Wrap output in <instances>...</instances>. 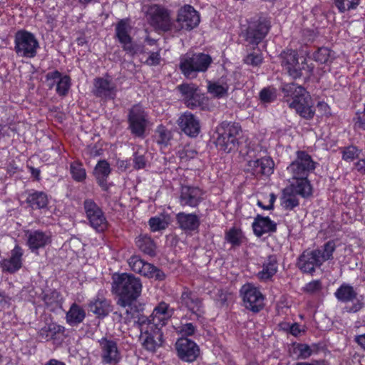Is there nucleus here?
<instances>
[{
	"instance_id": "obj_1",
	"label": "nucleus",
	"mask_w": 365,
	"mask_h": 365,
	"mask_svg": "<svg viewBox=\"0 0 365 365\" xmlns=\"http://www.w3.org/2000/svg\"><path fill=\"white\" fill-rule=\"evenodd\" d=\"M173 313L174 309H170L168 304L162 302L153 309L151 322L148 324H145L143 320L141 322L139 329L141 335L145 336L142 344L146 350L154 352L162 346L163 334L161 329L167 324Z\"/></svg>"
},
{
	"instance_id": "obj_2",
	"label": "nucleus",
	"mask_w": 365,
	"mask_h": 365,
	"mask_svg": "<svg viewBox=\"0 0 365 365\" xmlns=\"http://www.w3.org/2000/svg\"><path fill=\"white\" fill-rule=\"evenodd\" d=\"M141 291V281L135 275L121 273L113 276L112 292L118 297L116 302L118 306L125 307L137 300Z\"/></svg>"
},
{
	"instance_id": "obj_3",
	"label": "nucleus",
	"mask_w": 365,
	"mask_h": 365,
	"mask_svg": "<svg viewBox=\"0 0 365 365\" xmlns=\"http://www.w3.org/2000/svg\"><path fill=\"white\" fill-rule=\"evenodd\" d=\"M282 92L284 96L292 98V101L287 100L289 107L295 109L300 116L306 119L314 117L312 99L304 87L294 83H287L282 87Z\"/></svg>"
},
{
	"instance_id": "obj_4",
	"label": "nucleus",
	"mask_w": 365,
	"mask_h": 365,
	"mask_svg": "<svg viewBox=\"0 0 365 365\" xmlns=\"http://www.w3.org/2000/svg\"><path fill=\"white\" fill-rule=\"evenodd\" d=\"M216 131L217 138L215 144L219 150L228 153L238 149L242 133L239 123L223 121L217 127Z\"/></svg>"
},
{
	"instance_id": "obj_5",
	"label": "nucleus",
	"mask_w": 365,
	"mask_h": 365,
	"mask_svg": "<svg viewBox=\"0 0 365 365\" xmlns=\"http://www.w3.org/2000/svg\"><path fill=\"white\" fill-rule=\"evenodd\" d=\"M279 58L282 68L294 79L302 76L309 78L313 72L314 67L308 65L304 57H301L299 61L298 53L295 50H285L280 53Z\"/></svg>"
},
{
	"instance_id": "obj_6",
	"label": "nucleus",
	"mask_w": 365,
	"mask_h": 365,
	"mask_svg": "<svg viewBox=\"0 0 365 365\" xmlns=\"http://www.w3.org/2000/svg\"><path fill=\"white\" fill-rule=\"evenodd\" d=\"M212 59L208 54L196 53H186L180 58V69L187 78H195L199 72H205L211 65Z\"/></svg>"
},
{
	"instance_id": "obj_7",
	"label": "nucleus",
	"mask_w": 365,
	"mask_h": 365,
	"mask_svg": "<svg viewBox=\"0 0 365 365\" xmlns=\"http://www.w3.org/2000/svg\"><path fill=\"white\" fill-rule=\"evenodd\" d=\"M120 307L123 309V312L116 311L113 313L114 319L119 322L129 324L133 321L134 324L139 329L143 320L145 321V324L151 322V315L147 317L143 314L144 306L138 303L137 300L130 302L129 304Z\"/></svg>"
},
{
	"instance_id": "obj_8",
	"label": "nucleus",
	"mask_w": 365,
	"mask_h": 365,
	"mask_svg": "<svg viewBox=\"0 0 365 365\" xmlns=\"http://www.w3.org/2000/svg\"><path fill=\"white\" fill-rule=\"evenodd\" d=\"M270 27V21L266 17L260 16L251 19L244 34L246 46H258L268 34Z\"/></svg>"
},
{
	"instance_id": "obj_9",
	"label": "nucleus",
	"mask_w": 365,
	"mask_h": 365,
	"mask_svg": "<svg viewBox=\"0 0 365 365\" xmlns=\"http://www.w3.org/2000/svg\"><path fill=\"white\" fill-rule=\"evenodd\" d=\"M14 51L18 56L34 58L37 53L38 41L35 36L26 30L18 31L15 34Z\"/></svg>"
},
{
	"instance_id": "obj_10",
	"label": "nucleus",
	"mask_w": 365,
	"mask_h": 365,
	"mask_svg": "<svg viewBox=\"0 0 365 365\" xmlns=\"http://www.w3.org/2000/svg\"><path fill=\"white\" fill-rule=\"evenodd\" d=\"M130 269L148 279L163 281L166 278L165 272L154 264L145 262L139 255H133L128 259Z\"/></svg>"
},
{
	"instance_id": "obj_11",
	"label": "nucleus",
	"mask_w": 365,
	"mask_h": 365,
	"mask_svg": "<svg viewBox=\"0 0 365 365\" xmlns=\"http://www.w3.org/2000/svg\"><path fill=\"white\" fill-rule=\"evenodd\" d=\"M316 164L307 152L297 151V158L287 167V171L292 178H308L309 173L314 170Z\"/></svg>"
},
{
	"instance_id": "obj_12",
	"label": "nucleus",
	"mask_w": 365,
	"mask_h": 365,
	"mask_svg": "<svg viewBox=\"0 0 365 365\" xmlns=\"http://www.w3.org/2000/svg\"><path fill=\"white\" fill-rule=\"evenodd\" d=\"M148 14L150 25L156 29L174 31V23L171 21L170 11L167 9L159 5H153L149 8Z\"/></svg>"
},
{
	"instance_id": "obj_13",
	"label": "nucleus",
	"mask_w": 365,
	"mask_h": 365,
	"mask_svg": "<svg viewBox=\"0 0 365 365\" xmlns=\"http://www.w3.org/2000/svg\"><path fill=\"white\" fill-rule=\"evenodd\" d=\"M240 292L246 309L255 313L263 309L264 297L257 287L247 284L242 287Z\"/></svg>"
},
{
	"instance_id": "obj_14",
	"label": "nucleus",
	"mask_w": 365,
	"mask_h": 365,
	"mask_svg": "<svg viewBox=\"0 0 365 365\" xmlns=\"http://www.w3.org/2000/svg\"><path fill=\"white\" fill-rule=\"evenodd\" d=\"M83 207L91 226L98 232L104 231L108 222L100 207L93 200L86 199Z\"/></svg>"
},
{
	"instance_id": "obj_15",
	"label": "nucleus",
	"mask_w": 365,
	"mask_h": 365,
	"mask_svg": "<svg viewBox=\"0 0 365 365\" xmlns=\"http://www.w3.org/2000/svg\"><path fill=\"white\" fill-rule=\"evenodd\" d=\"M98 344L102 364L115 365L120 361L121 354L115 340L103 337L98 340Z\"/></svg>"
},
{
	"instance_id": "obj_16",
	"label": "nucleus",
	"mask_w": 365,
	"mask_h": 365,
	"mask_svg": "<svg viewBox=\"0 0 365 365\" xmlns=\"http://www.w3.org/2000/svg\"><path fill=\"white\" fill-rule=\"evenodd\" d=\"M128 120L129 129L133 135L143 138L147 126V115L141 106H133L129 110Z\"/></svg>"
},
{
	"instance_id": "obj_17",
	"label": "nucleus",
	"mask_w": 365,
	"mask_h": 365,
	"mask_svg": "<svg viewBox=\"0 0 365 365\" xmlns=\"http://www.w3.org/2000/svg\"><path fill=\"white\" fill-rule=\"evenodd\" d=\"M177 24L174 23V31L181 29L192 30L200 23V16L197 11L190 5L180 9L177 18Z\"/></svg>"
},
{
	"instance_id": "obj_18",
	"label": "nucleus",
	"mask_w": 365,
	"mask_h": 365,
	"mask_svg": "<svg viewBox=\"0 0 365 365\" xmlns=\"http://www.w3.org/2000/svg\"><path fill=\"white\" fill-rule=\"evenodd\" d=\"M175 349L178 357L186 362L195 361L200 352L197 344L186 337H180L177 340Z\"/></svg>"
},
{
	"instance_id": "obj_19",
	"label": "nucleus",
	"mask_w": 365,
	"mask_h": 365,
	"mask_svg": "<svg viewBox=\"0 0 365 365\" xmlns=\"http://www.w3.org/2000/svg\"><path fill=\"white\" fill-rule=\"evenodd\" d=\"M203 200V192L198 187L182 185L179 202L182 207H197Z\"/></svg>"
},
{
	"instance_id": "obj_20",
	"label": "nucleus",
	"mask_w": 365,
	"mask_h": 365,
	"mask_svg": "<svg viewBox=\"0 0 365 365\" xmlns=\"http://www.w3.org/2000/svg\"><path fill=\"white\" fill-rule=\"evenodd\" d=\"M116 85L110 80L96 78L93 83V95L104 101L113 100L116 97Z\"/></svg>"
},
{
	"instance_id": "obj_21",
	"label": "nucleus",
	"mask_w": 365,
	"mask_h": 365,
	"mask_svg": "<svg viewBox=\"0 0 365 365\" xmlns=\"http://www.w3.org/2000/svg\"><path fill=\"white\" fill-rule=\"evenodd\" d=\"M177 122L181 131L190 137H196L200 132V120L190 112L182 114Z\"/></svg>"
},
{
	"instance_id": "obj_22",
	"label": "nucleus",
	"mask_w": 365,
	"mask_h": 365,
	"mask_svg": "<svg viewBox=\"0 0 365 365\" xmlns=\"http://www.w3.org/2000/svg\"><path fill=\"white\" fill-rule=\"evenodd\" d=\"M319 254L318 250L303 252L297 262L299 269L305 273L314 272L316 267H320L322 264Z\"/></svg>"
},
{
	"instance_id": "obj_23",
	"label": "nucleus",
	"mask_w": 365,
	"mask_h": 365,
	"mask_svg": "<svg viewBox=\"0 0 365 365\" xmlns=\"http://www.w3.org/2000/svg\"><path fill=\"white\" fill-rule=\"evenodd\" d=\"M274 166V163L271 158L264 157L248 161L247 171L254 175H269L273 172Z\"/></svg>"
},
{
	"instance_id": "obj_24",
	"label": "nucleus",
	"mask_w": 365,
	"mask_h": 365,
	"mask_svg": "<svg viewBox=\"0 0 365 365\" xmlns=\"http://www.w3.org/2000/svg\"><path fill=\"white\" fill-rule=\"evenodd\" d=\"M26 236L27 245L33 252L44 247L51 242L50 235L41 230H28Z\"/></svg>"
},
{
	"instance_id": "obj_25",
	"label": "nucleus",
	"mask_w": 365,
	"mask_h": 365,
	"mask_svg": "<svg viewBox=\"0 0 365 365\" xmlns=\"http://www.w3.org/2000/svg\"><path fill=\"white\" fill-rule=\"evenodd\" d=\"M23 255L22 249L16 245L11 250V256L9 259H3L1 266L4 272L14 273L21 267V257Z\"/></svg>"
},
{
	"instance_id": "obj_26",
	"label": "nucleus",
	"mask_w": 365,
	"mask_h": 365,
	"mask_svg": "<svg viewBox=\"0 0 365 365\" xmlns=\"http://www.w3.org/2000/svg\"><path fill=\"white\" fill-rule=\"evenodd\" d=\"M179 227L185 232L197 231L200 225L199 217L195 214L179 212L176 215Z\"/></svg>"
},
{
	"instance_id": "obj_27",
	"label": "nucleus",
	"mask_w": 365,
	"mask_h": 365,
	"mask_svg": "<svg viewBox=\"0 0 365 365\" xmlns=\"http://www.w3.org/2000/svg\"><path fill=\"white\" fill-rule=\"evenodd\" d=\"M254 233L257 237H262L265 233L274 232L277 230V224L269 217L257 215L252 223Z\"/></svg>"
},
{
	"instance_id": "obj_28",
	"label": "nucleus",
	"mask_w": 365,
	"mask_h": 365,
	"mask_svg": "<svg viewBox=\"0 0 365 365\" xmlns=\"http://www.w3.org/2000/svg\"><path fill=\"white\" fill-rule=\"evenodd\" d=\"M180 301L182 305L195 314L197 318L201 317L202 313V301L195 294L189 291H185L182 293Z\"/></svg>"
},
{
	"instance_id": "obj_29",
	"label": "nucleus",
	"mask_w": 365,
	"mask_h": 365,
	"mask_svg": "<svg viewBox=\"0 0 365 365\" xmlns=\"http://www.w3.org/2000/svg\"><path fill=\"white\" fill-rule=\"evenodd\" d=\"M277 272V258L272 255L267 257L262 264V270L259 272L257 277L261 280H267L272 278Z\"/></svg>"
},
{
	"instance_id": "obj_30",
	"label": "nucleus",
	"mask_w": 365,
	"mask_h": 365,
	"mask_svg": "<svg viewBox=\"0 0 365 365\" xmlns=\"http://www.w3.org/2000/svg\"><path fill=\"white\" fill-rule=\"evenodd\" d=\"M89 310L98 317L103 318L111 311L110 302L105 298H97L88 304Z\"/></svg>"
},
{
	"instance_id": "obj_31",
	"label": "nucleus",
	"mask_w": 365,
	"mask_h": 365,
	"mask_svg": "<svg viewBox=\"0 0 365 365\" xmlns=\"http://www.w3.org/2000/svg\"><path fill=\"white\" fill-rule=\"evenodd\" d=\"M295 180L294 182H292L289 189H292V191L295 194H297L302 197L307 198L312 195V187L308 178H293Z\"/></svg>"
},
{
	"instance_id": "obj_32",
	"label": "nucleus",
	"mask_w": 365,
	"mask_h": 365,
	"mask_svg": "<svg viewBox=\"0 0 365 365\" xmlns=\"http://www.w3.org/2000/svg\"><path fill=\"white\" fill-rule=\"evenodd\" d=\"M85 317V310L76 303L71 306L66 315V322L71 326L79 324L84 320Z\"/></svg>"
},
{
	"instance_id": "obj_33",
	"label": "nucleus",
	"mask_w": 365,
	"mask_h": 365,
	"mask_svg": "<svg viewBox=\"0 0 365 365\" xmlns=\"http://www.w3.org/2000/svg\"><path fill=\"white\" fill-rule=\"evenodd\" d=\"M135 243L138 249L144 254L150 257L156 255V246L151 237L147 235H140L137 238Z\"/></svg>"
},
{
	"instance_id": "obj_34",
	"label": "nucleus",
	"mask_w": 365,
	"mask_h": 365,
	"mask_svg": "<svg viewBox=\"0 0 365 365\" xmlns=\"http://www.w3.org/2000/svg\"><path fill=\"white\" fill-rule=\"evenodd\" d=\"M26 201L32 209H41L46 207L48 197L44 192L36 191L30 193Z\"/></svg>"
},
{
	"instance_id": "obj_35",
	"label": "nucleus",
	"mask_w": 365,
	"mask_h": 365,
	"mask_svg": "<svg viewBox=\"0 0 365 365\" xmlns=\"http://www.w3.org/2000/svg\"><path fill=\"white\" fill-rule=\"evenodd\" d=\"M251 51L247 50V54L243 59L244 63L254 67L259 66L263 62V56L257 46H249Z\"/></svg>"
},
{
	"instance_id": "obj_36",
	"label": "nucleus",
	"mask_w": 365,
	"mask_h": 365,
	"mask_svg": "<svg viewBox=\"0 0 365 365\" xmlns=\"http://www.w3.org/2000/svg\"><path fill=\"white\" fill-rule=\"evenodd\" d=\"M297 195V194L292 191V189L286 187L283 190L281 197V204L285 210H292L299 205Z\"/></svg>"
},
{
	"instance_id": "obj_37",
	"label": "nucleus",
	"mask_w": 365,
	"mask_h": 365,
	"mask_svg": "<svg viewBox=\"0 0 365 365\" xmlns=\"http://www.w3.org/2000/svg\"><path fill=\"white\" fill-rule=\"evenodd\" d=\"M335 296L338 300L346 302L354 300L357 293L351 285L343 284L336 289Z\"/></svg>"
},
{
	"instance_id": "obj_38",
	"label": "nucleus",
	"mask_w": 365,
	"mask_h": 365,
	"mask_svg": "<svg viewBox=\"0 0 365 365\" xmlns=\"http://www.w3.org/2000/svg\"><path fill=\"white\" fill-rule=\"evenodd\" d=\"M313 58L320 63H328L334 58V52L327 47H321L313 53Z\"/></svg>"
},
{
	"instance_id": "obj_39",
	"label": "nucleus",
	"mask_w": 365,
	"mask_h": 365,
	"mask_svg": "<svg viewBox=\"0 0 365 365\" xmlns=\"http://www.w3.org/2000/svg\"><path fill=\"white\" fill-rule=\"evenodd\" d=\"M208 92L214 97L220 98L227 94L228 86L220 84L218 82H208Z\"/></svg>"
},
{
	"instance_id": "obj_40",
	"label": "nucleus",
	"mask_w": 365,
	"mask_h": 365,
	"mask_svg": "<svg viewBox=\"0 0 365 365\" xmlns=\"http://www.w3.org/2000/svg\"><path fill=\"white\" fill-rule=\"evenodd\" d=\"M335 249L336 245L332 240L326 242L322 247V249H317L319 251V254L318 255L320 257L322 264L325 261L333 258V253L335 251Z\"/></svg>"
},
{
	"instance_id": "obj_41",
	"label": "nucleus",
	"mask_w": 365,
	"mask_h": 365,
	"mask_svg": "<svg viewBox=\"0 0 365 365\" xmlns=\"http://www.w3.org/2000/svg\"><path fill=\"white\" fill-rule=\"evenodd\" d=\"M40 297L47 307L57 306L59 302L60 294L56 290L49 289L43 292Z\"/></svg>"
},
{
	"instance_id": "obj_42",
	"label": "nucleus",
	"mask_w": 365,
	"mask_h": 365,
	"mask_svg": "<svg viewBox=\"0 0 365 365\" xmlns=\"http://www.w3.org/2000/svg\"><path fill=\"white\" fill-rule=\"evenodd\" d=\"M64 327L56 324H48L43 327L40 331L39 335L41 339L49 340L53 338V335L56 333L63 332Z\"/></svg>"
},
{
	"instance_id": "obj_43",
	"label": "nucleus",
	"mask_w": 365,
	"mask_h": 365,
	"mask_svg": "<svg viewBox=\"0 0 365 365\" xmlns=\"http://www.w3.org/2000/svg\"><path fill=\"white\" fill-rule=\"evenodd\" d=\"M130 29V28L129 25L125 20H120L118 23L115 28V34L120 42L122 41L128 40L131 38L129 35Z\"/></svg>"
},
{
	"instance_id": "obj_44",
	"label": "nucleus",
	"mask_w": 365,
	"mask_h": 365,
	"mask_svg": "<svg viewBox=\"0 0 365 365\" xmlns=\"http://www.w3.org/2000/svg\"><path fill=\"white\" fill-rule=\"evenodd\" d=\"M176 333L181 335L182 337H186L193 336L197 330V327L192 323H182L178 326L174 327Z\"/></svg>"
},
{
	"instance_id": "obj_45",
	"label": "nucleus",
	"mask_w": 365,
	"mask_h": 365,
	"mask_svg": "<svg viewBox=\"0 0 365 365\" xmlns=\"http://www.w3.org/2000/svg\"><path fill=\"white\" fill-rule=\"evenodd\" d=\"M123 45V50L130 56H133L137 53L143 52L144 46L143 45L135 43L132 41V38L128 40L120 42Z\"/></svg>"
},
{
	"instance_id": "obj_46",
	"label": "nucleus",
	"mask_w": 365,
	"mask_h": 365,
	"mask_svg": "<svg viewBox=\"0 0 365 365\" xmlns=\"http://www.w3.org/2000/svg\"><path fill=\"white\" fill-rule=\"evenodd\" d=\"M70 171L73 180L81 182L86 179V173L83 165L78 162L72 163L70 165Z\"/></svg>"
},
{
	"instance_id": "obj_47",
	"label": "nucleus",
	"mask_w": 365,
	"mask_h": 365,
	"mask_svg": "<svg viewBox=\"0 0 365 365\" xmlns=\"http://www.w3.org/2000/svg\"><path fill=\"white\" fill-rule=\"evenodd\" d=\"M242 233L241 230L236 227L231 228L226 232V240L232 244V246H240L242 242Z\"/></svg>"
},
{
	"instance_id": "obj_48",
	"label": "nucleus",
	"mask_w": 365,
	"mask_h": 365,
	"mask_svg": "<svg viewBox=\"0 0 365 365\" xmlns=\"http://www.w3.org/2000/svg\"><path fill=\"white\" fill-rule=\"evenodd\" d=\"M71 86V78L68 76L65 75L62 76L61 73V77L57 82L56 86V92L59 96H65L70 88Z\"/></svg>"
},
{
	"instance_id": "obj_49",
	"label": "nucleus",
	"mask_w": 365,
	"mask_h": 365,
	"mask_svg": "<svg viewBox=\"0 0 365 365\" xmlns=\"http://www.w3.org/2000/svg\"><path fill=\"white\" fill-rule=\"evenodd\" d=\"M110 173V165L106 160H100L95 167L94 175L96 178H108Z\"/></svg>"
},
{
	"instance_id": "obj_50",
	"label": "nucleus",
	"mask_w": 365,
	"mask_h": 365,
	"mask_svg": "<svg viewBox=\"0 0 365 365\" xmlns=\"http://www.w3.org/2000/svg\"><path fill=\"white\" fill-rule=\"evenodd\" d=\"M334 4L341 13L355 9L359 0H334Z\"/></svg>"
},
{
	"instance_id": "obj_51",
	"label": "nucleus",
	"mask_w": 365,
	"mask_h": 365,
	"mask_svg": "<svg viewBox=\"0 0 365 365\" xmlns=\"http://www.w3.org/2000/svg\"><path fill=\"white\" fill-rule=\"evenodd\" d=\"M276 98V91L273 88H264L259 92V99L263 103H271L274 101Z\"/></svg>"
},
{
	"instance_id": "obj_52",
	"label": "nucleus",
	"mask_w": 365,
	"mask_h": 365,
	"mask_svg": "<svg viewBox=\"0 0 365 365\" xmlns=\"http://www.w3.org/2000/svg\"><path fill=\"white\" fill-rule=\"evenodd\" d=\"M177 89L180 92L183 97V101L185 102L186 99L192 97L197 92V87L193 84H181L177 87Z\"/></svg>"
},
{
	"instance_id": "obj_53",
	"label": "nucleus",
	"mask_w": 365,
	"mask_h": 365,
	"mask_svg": "<svg viewBox=\"0 0 365 365\" xmlns=\"http://www.w3.org/2000/svg\"><path fill=\"white\" fill-rule=\"evenodd\" d=\"M61 77V73L58 71L48 72L46 75V80L49 89H52L55 86H57V82Z\"/></svg>"
},
{
	"instance_id": "obj_54",
	"label": "nucleus",
	"mask_w": 365,
	"mask_h": 365,
	"mask_svg": "<svg viewBox=\"0 0 365 365\" xmlns=\"http://www.w3.org/2000/svg\"><path fill=\"white\" fill-rule=\"evenodd\" d=\"M133 168L136 170L143 169L146 166L147 160L144 155L140 154L138 151L133 155Z\"/></svg>"
},
{
	"instance_id": "obj_55",
	"label": "nucleus",
	"mask_w": 365,
	"mask_h": 365,
	"mask_svg": "<svg viewBox=\"0 0 365 365\" xmlns=\"http://www.w3.org/2000/svg\"><path fill=\"white\" fill-rule=\"evenodd\" d=\"M358 155V149L355 146H349L343 151L342 158L346 161H353Z\"/></svg>"
},
{
	"instance_id": "obj_56",
	"label": "nucleus",
	"mask_w": 365,
	"mask_h": 365,
	"mask_svg": "<svg viewBox=\"0 0 365 365\" xmlns=\"http://www.w3.org/2000/svg\"><path fill=\"white\" fill-rule=\"evenodd\" d=\"M200 96L196 92L192 97H190L188 99L185 100V105L189 108L193 109L200 106Z\"/></svg>"
},
{
	"instance_id": "obj_57",
	"label": "nucleus",
	"mask_w": 365,
	"mask_h": 365,
	"mask_svg": "<svg viewBox=\"0 0 365 365\" xmlns=\"http://www.w3.org/2000/svg\"><path fill=\"white\" fill-rule=\"evenodd\" d=\"M149 225L153 231H158L165 229L164 222L160 217H151Z\"/></svg>"
},
{
	"instance_id": "obj_58",
	"label": "nucleus",
	"mask_w": 365,
	"mask_h": 365,
	"mask_svg": "<svg viewBox=\"0 0 365 365\" xmlns=\"http://www.w3.org/2000/svg\"><path fill=\"white\" fill-rule=\"evenodd\" d=\"M322 288V284L320 281L319 280H314L308 284H306L305 287L304 288V291L307 293H315L318 291H319Z\"/></svg>"
},
{
	"instance_id": "obj_59",
	"label": "nucleus",
	"mask_w": 365,
	"mask_h": 365,
	"mask_svg": "<svg viewBox=\"0 0 365 365\" xmlns=\"http://www.w3.org/2000/svg\"><path fill=\"white\" fill-rule=\"evenodd\" d=\"M158 133L159 135V143L166 144L170 139V133L166 130L163 126H160L158 128Z\"/></svg>"
},
{
	"instance_id": "obj_60",
	"label": "nucleus",
	"mask_w": 365,
	"mask_h": 365,
	"mask_svg": "<svg viewBox=\"0 0 365 365\" xmlns=\"http://www.w3.org/2000/svg\"><path fill=\"white\" fill-rule=\"evenodd\" d=\"M299 356L303 359H307L312 355V350L309 345L300 344L297 346Z\"/></svg>"
},
{
	"instance_id": "obj_61",
	"label": "nucleus",
	"mask_w": 365,
	"mask_h": 365,
	"mask_svg": "<svg viewBox=\"0 0 365 365\" xmlns=\"http://www.w3.org/2000/svg\"><path fill=\"white\" fill-rule=\"evenodd\" d=\"M355 128L365 130V111L361 113H357L356 117L354 118Z\"/></svg>"
},
{
	"instance_id": "obj_62",
	"label": "nucleus",
	"mask_w": 365,
	"mask_h": 365,
	"mask_svg": "<svg viewBox=\"0 0 365 365\" xmlns=\"http://www.w3.org/2000/svg\"><path fill=\"white\" fill-rule=\"evenodd\" d=\"M160 57L159 52H152L150 53L146 62L150 66H156L160 63Z\"/></svg>"
},
{
	"instance_id": "obj_63",
	"label": "nucleus",
	"mask_w": 365,
	"mask_h": 365,
	"mask_svg": "<svg viewBox=\"0 0 365 365\" xmlns=\"http://www.w3.org/2000/svg\"><path fill=\"white\" fill-rule=\"evenodd\" d=\"M11 298L5 294L4 292L0 290V307H9L11 304Z\"/></svg>"
},
{
	"instance_id": "obj_64",
	"label": "nucleus",
	"mask_w": 365,
	"mask_h": 365,
	"mask_svg": "<svg viewBox=\"0 0 365 365\" xmlns=\"http://www.w3.org/2000/svg\"><path fill=\"white\" fill-rule=\"evenodd\" d=\"M354 341L365 350V334L356 336Z\"/></svg>"
}]
</instances>
